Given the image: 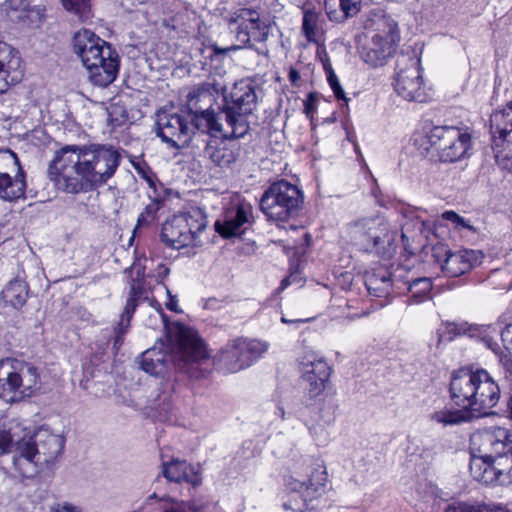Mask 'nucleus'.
Returning <instances> with one entry per match:
<instances>
[{"instance_id":"nucleus-1","label":"nucleus","mask_w":512,"mask_h":512,"mask_svg":"<svg viewBox=\"0 0 512 512\" xmlns=\"http://www.w3.org/2000/svg\"><path fill=\"white\" fill-rule=\"evenodd\" d=\"M120 162L121 154L111 144L65 145L55 152L48 176L58 190L77 194L106 184Z\"/></svg>"},{"instance_id":"nucleus-2","label":"nucleus","mask_w":512,"mask_h":512,"mask_svg":"<svg viewBox=\"0 0 512 512\" xmlns=\"http://www.w3.org/2000/svg\"><path fill=\"white\" fill-rule=\"evenodd\" d=\"M470 473L484 485L512 484V433L490 427L471 436Z\"/></svg>"},{"instance_id":"nucleus-3","label":"nucleus","mask_w":512,"mask_h":512,"mask_svg":"<svg viewBox=\"0 0 512 512\" xmlns=\"http://www.w3.org/2000/svg\"><path fill=\"white\" fill-rule=\"evenodd\" d=\"M155 345L141 355L140 367L154 376L164 375L171 366L184 370L191 363L207 358V350L197 332L176 323L167 330V345Z\"/></svg>"},{"instance_id":"nucleus-4","label":"nucleus","mask_w":512,"mask_h":512,"mask_svg":"<svg viewBox=\"0 0 512 512\" xmlns=\"http://www.w3.org/2000/svg\"><path fill=\"white\" fill-rule=\"evenodd\" d=\"M449 391L455 405L467 409L475 417L487 415L500 397L498 384L484 369L454 371Z\"/></svg>"},{"instance_id":"nucleus-5","label":"nucleus","mask_w":512,"mask_h":512,"mask_svg":"<svg viewBox=\"0 0 512 512\" xmlns=\"http://www.w3.org/2000/svg\"><path fill=\"white\" fill-rule=\"evenodd\" d=\"M65 438L48 426H41L32 435H23L16 442L13 466L24 478L34 477L42 467L53 465L62 455Z\"/></svg>"},{"instance_id":"nucleus-6","label":"nucleus","mask_w":512,"mask_h":512,"mask_svg":"<svg viewBox=\"0 0 512 512\" xmlns=\"http://www.w3.org/2000/svg\"><path fill=\"white\" fill-rule=\"evenodd\" d=\"M222 107L224 139L244 137L250 129L248 116L257 107L258 96L254 83L242 79L234 83L229 92L223 88Z\"/></svg>"},{"instance_id":"nucleus-7","label":"nucleus","mask_w":512,"mask_h":512,"mask_svg":"<svg viewBox=\"0 0 512 512\" xmlns=\"http://www.w3.org/2000/svg\"><path fill=\"white\" fill-rule=\"evenodd\" d=\"M41 387L38 369L15 358L0 360V397L18 402L32 397Z\"/></svg>"},{"instance_id":"nucleus-8","label":"nucleus","mask_w":512,"mask_h":512,"mask_svg":"<svg viewBox=\"0 0 512 512\" xmlns=\"http://www.w3.org/2000/svg\"><path fill=\"white\" fill-rule=\"evenodd\" d=\"M221 91L223 87L218 83H204L195 87L187 95V107L197 130L224 139L222 109L217 113L212 109Z\"/></svg>"},{"instance_id":"nucleus-9","label":"nucleus","mask_w":512,"mask_h":512,"mask_svg":"<svg viewBox=\"0 0 512 512\" xmlns=\"http://www.w3.org/2000/svg\"><path fill=\"white\" fill-rule=\"evenodd\" d=\"M302 203V191L296 185L281 180L264 192L260 207L269 221L284 223L298 214Z\"/></svg>"},{"instance_id":"nucleus-10","label":"nucleus","mask_w":512,"mask_h":512,"mask_svg":"<svg viewBox=\"0 0 512 512\" xmlns=\"http://www.w3.org/2000/svg\"><path fill=\"white\" fill-rule=\"evenodd\" d=\"M207 219L200 209L173 215L167 219L161 231V240L168 247L180 249L201 244L199 234L206 228Z\"/></svg>"},{"instance_id":"nucleus-11","label":"nucleus","mask_w":512,"mask_h":512,"mask_svg":"<svg viewBox=\"0 0 512 512\" xmlns=\"http://www.w3.org/2000/svg\"><path fill=\"white\" fill-rule=\"evenodd\" d=\"M427 138L443 163H454L470 155L472 141L467 128L434 126L427 134Z\"/></svg>"},{"instance_id":"nucleus-12","label":"nucleus","mask_w":512,"mask_h":512,"mask_svg":"<svg viewBox=\"0 0 512 512\" xmlns=\"http://www.w3.org/2000/svg\"><path fill=\"white\" fill-rule=\"evenodd\" d=\"M268 350V344L255 339L230 340L214 357L217 369L236 373L250 367Z\"/></svg>"},{"instance_id":"nucleus-13","label":"nucleus","mask_w":512,"mask_h":512,"mask_svg":"<svg viewBox=\"0 0 512 512\" xmlns=\"http://www.w3.org/2000/svg\"><path fill=\"white\" fill-rule=\"evenodd\" d=\"M327 473L318 466L310 471L308 480L302 479L294 472L285 479V487L291 499L284 502L283 507L294 512H303L308 508V502L322 496L326 489Z\"/></svg>"},{"instance_id":"nucleus-14","label":"nucleus","mask_w":512,"mask_h":512,"mask_svg":"<svg viewBox=\"0 0 512 512\" xmlns=\"http://www.w3.org/2000/svg\"><path fill=\"white\" fill-rule=\"evenodd\" d=\"M229 25L238 43L235 46L237 49L265 42L270 34L269 22L258 11L250 8H239L232 12Z\"/></svg>"},{"instance_id":"nucleus-15","label":"nucleus","mask_w":512,"mask_h":512,"mask_svg":"<svg viewBox=\"0 0 512 512\" xmlns=\"http://www.w3.org/2000/svg\"><path fill=\"white\" fill-rule=\"evenodd\" d=\"M195 123L172 109H161L156 114V134L168 146L181 149L189 145Z\"/></svg>"},{"instance_id":"nucleus-16","label":"nucleus","mask_w":512,"mask_h":512,"mask_svg":"<svg viewBox=\"0 0 512 512\" xmlns=\"http://www.w3.org/2000/svg\"><path fill=\"white\" fill-rule=\"evenodd\" d=\"M490 128L496 162L512 173V103L491 115Z\"/></svg>"},{"instance_id":"nucleus-17","label":"nucleus","mask_w":512,"mask_h":512,"mask_svg":"<svg viewBox=\"0 0 512 512\" xmlns=\"http://www.w3.org/2000/svg\"><path fill=\"white\" fill-rule=\"evenodd\" d=\"M351 240L362 249L370 251L373 248L393 245L395 233L389 231V225L383 217L363 218L350 226Z\"/></svg>"},{"instance_id":"nucleus-18","label":"nucleus","mask_w":512,"mask_h":512,"mask_svg":"<svg viewBox=\"0 0 512 512\" xmlns=\"http://www.w3.org/2000/svg\"><path fill=\"white\" fill-rule=\"evenodd\" d=\"M252 205L239 197L231 201L215 222V230L224 238L243 234L253 223Z\"/></svg>"},{"instance_id":"nucleus-19","label":"nucleus","mask_w":512,"mask_h":512,"mask_svg":"<svg viewBox=\"0 0 512 512\" xmlns=\"http://www.w3.org/2000/svg\"><path fill=\"white\" fill-rule=\"evenodd\" d=\"M394 89L407 101L425 102L427 100L428 93L423 83L419 60L411 58L409 65L397 72Z\"/></svg>"},{"instance_id":"nucleus-20","label":"nucleus","mask_w":512,"mask_h":512,"mask_svg":"<svg viewBox=\"0 0 512 512\" xmlns=\"http://www.w3.org/2000/svg\"><path fill=\"white\" fill-rule=\"evenodd\" d=\"M303 380L307 383L304 396L308 402L322 394L331 375V367L322 358L305 356L300 364Z\"/></svg>"},{"instance_id":"nucleus-21","label":"nucleus","mask_w":512,"mask_h":512,"mask_svg":"<svg viewBox=\"0 0 512 512\" xmlns=\"http://www.w3.org/2000/svg\"><path fill=\"white\" fill-rule=\"evenodd\" d=\"M144 293L145 291L142 287V283L140 281L133 280L130 287V297L127 299L126 306L121 315L118 326L115 328L114 347H119L122 344V337L129 328L130 320L137 307V301L142 298L148 300L149 304L156 309L162 324L165 326V318L161 304L155 299H149L147 296H144Z\"/></svg>"},{"instance_id":"nucleus-22","label":"nucleus","mask_w":512,"mask_h":512,"mask_svg":"<svg viewBox=\"0 0 512 512\" xmlns=\"http://www.w3.org/2000/svg\"><path fill=\"white\" fill-rule=\"evenodd\" d=\"M398 40L397 32L392 29L383 34L374 35L370 44L362 52L363 61L371 67L383 66L394 54Z\"/></svg>"},{"instance_id":"nucleus-23","label":"nucleus","mask_w":512,"mask_h":512,"mask_svg":"<svg viewBox=\"0 0 512 512\" xmlns=\"http://www.w3.org/2000/svg\"><path fill=\"white\" fill-rule=\"evenodd\" d=\"M312 403L305 400L299 402L290 412L295 417L304 422L310 435L318 446H326L330 441L329 427L334 421L333 413L326 411L319 419H307V410L310 409Z\"/></svg>"},{"instance_id":"nucleus-24","label":"nucleus","mask_w":512,"mask_h":512,"mask_svg":"<svg viewBox=\"0 0 512 512\" xmlns=\"http://www.w3.org/2000/svg\"><path fill=\"white\" fill-rule=\"evenodd\" d=\"M107 48L111 46L88 29L78 31L73 37V50L84 67L92 61L99 60Z\"/></svg>"},{"instance_id":"nucleus-25","label":"nucleus","mask_w":512,"mask_h":512,"mask_svg":"<svg viewBox=\"0 0 512 512\" xmlns=\"http://www.w3.org/2000/svg\"><path fill=\"white\" fill-rule=\"evenodd\" d=\"M482 259L483 254L479 250L460 249L454 252L446 250L441 269L449 277H458L479 265Z\"/></svg>"},{"instance_id":"nucleus-26","label":"nucleus","mask_w":512,"mask_h":512,"mask_svg":"<svg viewBox=\"0 0 512 512\" xmlns=\"http://www.w3.org/2000/svg\"><path fill=\"white\" fill-rule=\"evenodd\" d=\"M89 80L99 87H107L117 77L119 71V56L112 48H107L99 60L85 66Z\"/></svg>"},{"instance_id":"nucleus-27","label":"nucleus","mask_w":512,"mask_h":512,"mask_svg":"<svg viewBox=\"0 0 512 512\" xmlns=\"http://www.w3.org/2000/svg\"><path fill=\"white\" fill-rule=\"evenodd\" d=\"M214 503H200L194 501L187 504L171 497L158 498L155 493L150 495L143 507L142 512H212L216 510Z\"/></svg>"},{"instance_id":"nucleus-28","label":"nucleus","mask_w":512,"mask_h":512,"mask_svg":"<svg viewBox=\"0 0 512 512\" xmlns=\"http://www.w3.org/2000/svg\"><path fill=\"white\" fill-rule=\"evenodd\" d=\"M22 76L18 52L8 44L0 42V94L6 92L11 85L20 82Z\"/></svg>"},{"instance_id":"nucleus-29","label":"nucleus","mask_w":512,"mask_h":512,"mask_svg":"<svg viewBox=\"0 0 512 512\" xmlns=\"http://www.w3.org/2000/svg\"><path fill=\"white\" fill-rule=\"evenodd\" d=\"M0 11L11 22L33 23L40 21L44 9L38 5H31L27 0H6Z\"/></svg>"},{"instance_id":"nucleus-30","label":"nucleus","mask_w":512,"mask_h":512,"mask_svg":"<svg viewBox=\"0 0 512 512\" xmlns=\"http://www.w3.org/2000/svg\"><path fill=\"white\" fill-rule=\"evenodd\" d=\"M365 285L371 296L380 298L378 305L383 307L389 303V296L394 287V280L391 273L383 267L368 272L365 279Z\"/></svg>"},{"instance_id":"nucleus-31","label":"nucleus","mask_w":512,"mask_h":512,"mask_svg":"<svg viewBox=\"0 0 512 512\" xmlns=\"http://www.w3.org/2000/svg\"><path fill=\"white\" fill-rule=\"evenodd\" d=\"M474 417L467 409L455 408L452 404L437 407L429 414L430 421L443 428L469 422Z\"/></svg>"},{"instance_id":"nucleus-32","label":"nucleus","mask_w":512,"mask_h":512,"mask_svg":"<svg viewBox=\"0 0 512 512\" xmlns=\"http://www.w3.org/2000/svg\"><path fill=\"white\" fill-rule=\"evenodd\" d=\"M26 172L21 170L0 177V199L13 202L24 198L26 192Z\"/></svg>"},{"instance_id":"nucleus-33","label":"nucleus","mask_w":512,"mask_h":512,"mask_svg":"<svg viewBox=\"0 0 512 512\" xmlns=\"http://www.w3.org/2000/svg\"><path fill=\"white\" fill-rule=\"evenodd\" d=\"M163 475L169 481L188 482L192 485H198L201 482L198 471L186 461L174 459L163 464Z\"/></svg>"},{"instance_id":"nucleus-34","label":"nucleus","mask_w":512,"mask_h":512,"mask_svg":"<svg viewBox=\"0 0 512 512\" xmlns=\"http://www.w3.org/2000/svg\"><path fill=\"white\" fill-rule=\"evenodd\" d=\"M302 33L308 43L316 45L325 41V20L320 13L313 10H306L303 14Z\"/></svg>"},{"instance_id":"nucleus-35","label":"nucleus","mask_w":512,"mask_h":512,"mask_svg":"<svg viewBox=\"0 0 512 512\" xmlns=\"http://www.w3.org/2000/svg\"><path fill=\"white\" fill-rule=\"evenodd\" d=\"M362 0H325V10L331 21L343 22L355 16L361 9Z\"/></svg>"},{"instance_id":"nucleus-36","label":"nucleus","mask_w":512,"mask_h":512,"mask_svg":"<svg viewBox=\"0 0 512 512\" xmlns=\"http://www.w3.org/2000/svg\"><path fill=\"white\" fill-rule=\"evenodd\" d=\"M207 153L211 161L219 167H229L240 156V145L237 143H221L218 146H207Z\"/></svg>"},{"instance_id":"nucleus-37","label":"nucleus","mask_w":512,"mask_h":512,"mask_svg":"<svg viewBox=\"0 0 512 512\" xmlns=\"http://www.w3.org/2000/svg\"><path fill=\"white\" fill-rule=\"evenodd\" d=\"M28 296V288L22 280L11 281L1 292V298L14 308L22 307Z\"/></svg>"},{"instance_id":"nucleus-38","label":"nucleus","mask_w":512,"mask_h":512,"mask_svg":"<svg viewBox=\"0 0 512 512\" xmlns=\"http://www.w3.org/2000/svg\"><path fill=\"white\" fill-rule=\"evenodd\" d=\"M22 428L14 421L0 422V456L8 453L13 448L14 453L16 442L20 436Z\"/></svg>"},{"instance_id":"nucleus-39","label":"nucleus","mask_w":512,"mask_h":512,"mask_svg":"<svg viewBox=\"0 0 512 512\" xmlns=\"http://www.w3.org/2000/svg\"><path fill=\"white\" fill-rule=\"evenodd\" d=\"M475 330L481 341L496 355L501 352V347L498 343V336H501L502 329L499 324L481 325L477 326Z\"/></svg>"},{"instance_id":"nucleus-40","label":"nucleus","mask_w":512,"mask_h":512,"mask_svg":"<svg viewBox=\"0 0 512 512\" xmlns=\"http://www.w3.org/2000/svg\"><path fill=\"white\" fill-rule=\"evenodd\" d=\"M432 282L430 278H417L409 282L408 290L411 295V303H421L430 298Z\"/></svg>"},{"instance_id":"nucleus-41","label":"nucleus","mask_w":512,"mask_h":512,"mask_svg":"<svg viewBox=\"0 0 512 512\" xmlns=\"http://www.w3.org/2000/svg\"><path fill=\"white\" fill-rule=\"evenodd\" d=\"M429 230V225L418 216H411L410 221L402 224L401 238L405 243L409 238L414 239L418 234L424 235Z\"/></svg>"},{"instance_id":"nucleus-42","label":"nucleus","mask_w":512,"mask_h":512,"mask_svg":"<svg viewBox=\"0 0 512 512\" xmlns=\"http://www.w3.org/2000/svg\"><path fill=\"white\" fill-rule=\"evenodd\" d=\"M445 512H508V510L500 504L480 506L464 502H453L445 508Z\"/></svg>"},{"instance_id":"nucleus-43","label":"nucleus","mask_w":512,"mask_h":512,"mask_svg":"<svg viewBox=\"0 0 512 512\" xmlns=\"http://www.w3.org/2000/svg\"><path fill=\"white\" fill-rule=\"evenodd\" d=\"M24 170L17 155L10 149H0V177Z\"/></svg>"},{"instance_id":"nucleus-44","label":"nucleus","mask_w":512,"mask_h":512,"mask_svg":"<svg viewBox=\"0 0 512 512\" xmlns=\"http://www.w3.org/2000/svg\"><path fill=\"white\" fill-rule=\"evenodd\" d=\"M90 0H61L63 7L82 22L91 17Z\"/></svg>"},{"instance_id":"nucleus-45","label":"nucleus","mask_w":512,"mask_h":512,"mask_svg":"<svg viewBox=\"0 0 512 512\" xmlns=\"http://www.w3.org/2000/svg\"><path fill=\"white\" fill-rule=\"evenodd\" d=\"M159 208L160 203L158 201H151L149 204H147L144 210L138 216L137 224L134 228V233L137 230L152 224L156 220Z\"/></svg>"},{"instance_id":"nucleus-46","label":"nucleus","mask_w":512,"mask_h":512,"mask_svg":"<svg viewBox=\"0 0 512 512\" xmlns=\"http://www.w3.org/2000/svg\"><path fill=\"white\" fill-rule=\"evenodd\" d=\"M467 331V323L447 322L440 330V341H451L454 337L464 334Z\"/></svg>"},{"instance_id":"nucleus-47","label":"nucleus","mask_w":512,"mask_h":512,"mask_svg":"<svg viewBox=\"0 0 512 512\" xmlns=\"http://www.w3.org/2000/svg\"><path fill=\"white\" fill-rule=\"evenodd\" d=\"M442 217L443 219L450 221L452 224H454L455 228L467 229L473 233H476L478 231V228L472 225L470 220L461 217L454 211H445L442 214Z\"/></svg>"},{"instance_id":"nucleus-48","label":"nucleus","mask_w":512,"mask_h":512,"mask_svg":"<svg viewBox=\"0 0 512 512\" xmlns=\"http://www.w3.org/2000/svg\"><path fill=\"white\" fill-rule=\"evenodd\" d=\"M326 78H327V81H328L335 97L338 100H344L345 103H347L348 99L346 97L344 89L342 88V86L339 82V79H338L336 73L335 72L330 73V74L326 75Z\"/></svg>"},{"instance_id":"nucleus-49","label":"nucleus","mask_w":512,"mask_h":512,"mask_svg":"<svg viewBox=\"0 0 512 512\" xmlns=\"http://www.w3.org/2000/svg\"><path fill=\"white\" fill-rule=\"evenodd\" d=\"M316 57L321 62L323 69L325 71V75L335 72L332 67L328 52L324 46V43L317 45Z\"/></svg>"},{"instance_id":"nucleus-50","label":"nucleus","mask_w":512,"mask_h":512,"mask_svg":"<svg viewBox=\"0 0 512 512\" xmlns=\"http://www.w3.org/2000/svg\"><path fill=\"white\" fill-rule=\"evenodd\" d=\"M163 288L165 289L168 297V300L165 303L166 308L176 313L181 312V309L178 306L177 296L172 295L171 291L167 288V286L163 285Z\"/></svg>"},{"instance_id":"nucleus-51","label":"nucleus","mask_w":512,"mask_h":512,"mask_svg":"<svg viewBox=\"0 0 512 512\" xmlns=\"http://www.w3.org/2000/svg\"><path fill=\"white\" fill-rule=\"evenodd\" d=\"M316 105H315V97L312 93H310L307 98L304 100V113L307 117L312 118L315 113Z\"/></svg>"},{"instance_id":"nucleus-52","label":"nucleus","mask_w":512,"mask_h":512,"mask_svg":"<svg viewBox=\"0 0 512 512\" xmlns=\"http://www.w3.org/2000/svg\"><path fill=\"white\" fill-rule=\"evenodd\" d=\"M501 341L507 349L512 348V323L507 325L501 332Z\"/></svg>"},{"instance_id":"nucleus-53","label":"nucleus","mask_w":512,"mask_h":512,"mask_svg":"<svg viewBox=\"0 0 512 512\" xmlns=\"http://www.w3.org/2000/svg\"><path fill=\"white\" fill-rule=\"evenodd\" d=\"M288 78H289V81L294 86H297L298 82L300 80V73L295 68H290Z\"/></svg>"},{"instance_id":"nucleus-54","label":"nucleus","mask_w":512,"mask_h":512,"mask_svg":"<svg viewBox=\"0 0 512 512\" xmlns=\"http://www.w3.org/2000/svg\"><path fill=\"white\" fill-rule=\"evenodd\" d=\"M501 362L503 364L507 377H510L512 379V360L505 356L501 358Z\"/></svg>"},{"instance_id":"nucleus-55","label":"nucleus","mask_w":512,"mask_h":512,"mask_svg":"<svg viewBox=\"0 0 512 512\" xmlns=\"http://www.w3.org/2000/svg\"><path fill=\"white\" fill-rule=\"evenodd\" d=\"M58 508H65L67 509L69 512H81V510L76 507V506H73L71 504H68V503H63V504H56Z\"/></svg>"},{"instance_id":"nucleus-56","label":"nucleus","mask_w":512,"mask_h":512,"mask_svg":"<svg viewBox=\"0 0 512 512\" xmlns=\"http://www.w3.org/2000/svg\"><path fill=\"white\" fill-rule=\"evenodd\" d=\"M282 420L286 419V412L282 406H278L275 412Z\"/></svg>"},{"instance_id":"nucleus-57","label":"nucleus","mask_w":512,"mask_h":512,"mask_svg":"<svg viewBox=\"0 0 512 512\" xmlns=\"http://www.w3.org/2000/svg\"><path fill=\"white\" fill-rule=\"evenodd\" d=\"M281 321L283 323H302V322H304L303 320H300V319H298V320H289V319H287L285 317H282Z\"/></svg>"},{"instance_id":"nucleus-58","label":"nucleus","mask_w":512,"mask_h":512,"mask_svg":"<svg viewBox=\"0 0 512 512\" xmlns=\"http://www.w3.org/2000/svg\"><path fill=\"white\" fill-rule=\"evenodd\" d=\"M51 512H69V511L65 508H58L57 505L55 504L54 506L51 507Z\"/></svg>"},{"instance_id":"nucleus-59","label":"nucleus","mask_w":512,"mask_h":512,"mask_svg":"<svg viewBox=\"0 0 512 512\" xmlns=\"http://www.w3.org/2000/svg\"><path fill=\"white\" fill-rule=\"evenodd\" d=\"M289 284V280L288 279H284L282 282H281V288L284 289L288 286Z\"/></svg>"},{"instance_id":"nucleus-60","label":"nucleus","mask_w":512,"mask_h":512,"mask_svg":"<svg viewBox=\"0 0 512 512\" xmlns=\"http://www.w3.org/2000/svg\"><path fill=\"white\" fill-rule=\"evenodd\" d=\"M169 269L168 268H164V271H163V274L164 276H167L169 274Z\"/></svg>"},{"instance_id":"nucleus-61","label":"nucleus","mask_w":512,"mask_h":512,"mask_svg":"<svg viewBox=\"0 0 512 512\" xmlns=\"http://www.w3.org/2000/svg\"><path fill=\"white\" fill-rule=\"evenodd\" d=\"M512 288V282L509 284V286L507 287V289H511Z\"/></svg>"}]
</instances>
